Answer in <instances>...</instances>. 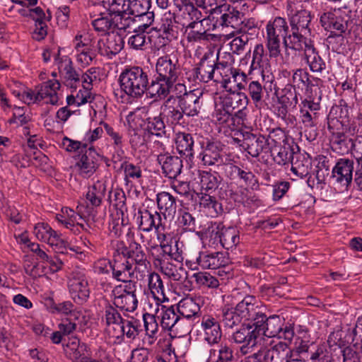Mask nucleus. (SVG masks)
Listing matches in <instances>:
<instances>
[{
	"instance_id": "nucleus-64",
	"label": "nucleus",
	"mask_w": 362,
	"mask_h": 362,
	"mask_svg": "<svg viewBox=\"0 0 362 362\" xmlns=\"http://www.w3.org/2000/svg\"><path fill=\"white\" fill-rule=\"evenodd\" d=\"M62 147L70 153L78 151L81 153L87 148V144L64 136L62 139Z\"/></svg>"
},
{
	"instance_id": "nucleus-63",
	"label": "nucleus",
	"mask_w": 362,
	"mask_h": 362,
	"mask_svg": "<svg viewBox=\"0 0 362 362\" xmlns=\"http://www.w3.org/2000/svg\"><path fill=\"white\" fill-rule=\"evenodd\" d=\"M264 54V47L262 44L255 45L252 53V60L250 66L251 70L260 69L263 66Z\"/></svg>"
},
{
	"instance_id": "nucleus-27",
	"label": "nucleus",
	"mask_w": 362,
	"mask_h": 362,
	"mask_svg": "<svg viewBox=\"0 0 362 362\" xmlns=\"http://www.w3.org/2000/svg\"><path fill=\"white\" fill-rule=\"evenodd\" d=\"M298 351L293 352L286 344L279 343L268 349L269 362H291L295 356H299Z\"/></svg>"
},
{
	"instance_id": "nucleus-38",
	"label": "nucleus",
	"mask_w": 362,
	"mask_h": 362,
	"mask_svg": "<svg viewBox=\"0 0 362 362\" xmlns=\"http://www.w3.org/2000/svg\"><path fill=\"white\" fill-rule=\"evenodd\" d=\"M112 277L118 281L132 279L134 275L132 264L129 261L119 262L115 260L112 268Z\"/></svg>"
},
{
	"instance_id": "nucleus-9",
	"label": "nucleus",
	"mask_w": 362,
	"mask_h": 362,
	"mask_svg": "<svg viewBox=\"0 0 362 362\" xmlns=\"http://www.w3.org/2000/svg\"><path fill=\"white\" fill-rule=\"evenodd\" d=\"M355 162L349 158H339L332 169V179L334 182L346 189L351 186Z\"/></svg>"
},
{
	"instance_id": "nucleus-10",
	"label": "nucleus",
	"mask_w": 362,
	"mask_h": 362,
	"mask_svg": "<svg viewBox=\"0 0 362 362\" xmlns=\"http://www.w3.org/2000/svg\"><path fill=\"white\" fill-rule=\"evenodd\" d=\"M98 157L99 155L93 147L83 151L75 164L78 175L83 178L93 175L98 168Z\"/></svg>"
},
{
	"instance_id": "nucleus-11",
	"label": "nucleus",
	"mask_w": 362,
	"mask_h": 362,
	"mask_svg": "<svg viewBox=\"0 0 362 362\" xmlns=\"http://www.w3.org/2000/svg\"><path fill=\"white\" fill-rule=\"evenodd\" d=\"M60 49L54 55L55 63L58 66L59 73L66 86L76 88L81 82L80 74L73 67L72 62L67 57H60Z\"/></svg>"
},
{
	"instance_id": "nucleus-62",
	"label": "nucleus",
	"mask_w": 362,
	"mask_h": 362,
	"mask_svg": "<svg viewBox=\"0 0 362 362\" xmlns=\"http://www.w3.org/2000/svg\"><path fill=\"white\" fill-rule=\"evenodd\" d=\"M70 351V358L73 362H83L88 356L86 353L90 351V348L86 343H77V346Z\"/></svg>"
},
{
	"instance_id": "nucleus-21",
	"label": "nucleus",
	"mask_w": 362,
	"mask_h": 362,
	"mask_svg": "<svg viewBox=\"0 0 362 362\" xmlns=\"http://www.w3.org/2000/svg\"><path fill=\"white\" fill-rule=\"evenodd\" d=\"M202 100L194 91H189L178 100V106L182 110L184 115L188 117L197 115L201 109Z\"/></svg>"
},
{
	"instance_id": "nucleus-16",
	"label": "nucleus",
	"mask_w": 362,
	"mask_h": 362,
	"mask_svg": "<svg viewBox=\"0 0 362 362\" xmlns=\"http://www.w3.org/2000/svg\"><path fill=\"white\" fill-rule=\"evenodd\" d=\"M223 145L217 141H207L201 153L202 160L205 165H220L223 161L221 154Z\"/></svg>"
},
{
	"instance_id": "nucleus-35",
	"label": "nucleus",
	"mask_w": 362,
	"mask_h": 362,
	"mask_svg": "<svg viewBox=\"0 0 362 362\" xmlns=\"http://www.w3.org/2000/svg\"><path fill=\"white\" fill-rule=\"evenodd\" d=\"M106 185L104 182L97 181L88 187L86 192V199L93 206H99L105 196Z\"/></svg>"
},
{
	"instance_id": "nucleus-42",
	"label": "nucleus",
	"mask_w": 362,
	"mask_h": 362,
	"mask_svg": "<svg viewBox=\"0 0 362 362\" xmlns=\"http://www.w3.org/2000/svg\"><path fill=\"white\" fill-rule=\"evenodd\" d=\"M115 305L108 304L105 307V319L108 332H111V326L119 327L125 319L122 318Z\"/></svg>"
},
{
	"instance_id": "nucleus-18",
	"label": "nucleus",
	"mask_w": 362,
	"mask_h": 362,
	"mask_svg": "<svg viewBox=\"0 0 362 362\" xmlns=\"http://www.w3.org/2000/svg\"><path fill=\"white\" fill-rule=\"evenodd\" d=\"M173 4L181 16L187 18L189 23L187 27H193L194 21L202 17V11L196 6L192 0H173Z\"/></svg>"
},
{
	"instance_id": "nucleus-52",
	"label": "nucleus",
	"mask_w": 362,
	"mask_h": 362,
	"mask_svg": "<svg viewBox=\"0 0 362 362\" xmlns=\"http://www.w3.org/2000/svg\"><path fill=\"white\" fill-rule=\"evenodd\" d=\"M248 95L256 107H259L262 102L264 91L262 84L257 81H251L247 86Z\"/></svg>"
},
{
	"instance_id": "nucleus-49",
	"label": "nucleus",
	"mask_w": 362,
	"mask_h": 362,
	"mask_svg": "<svg viewBox=\"0 0 362 362\" xmlns=\"http://www.w3.org/2000/svg\"><path fill=\"white\" fill-rule=\"evenodd\" d=\"M145 124L146 130L151 134L161 136L165 132V126L160 115L148 117Z\"/></svg>"
},
{
	"instance_id": "nucleus-20",
	"label": "nucleus",
	"mask_w": 362,
	"mask_h": 362,
	"mask_svg": "<svg viewBox=\"0 0 362 362\" xmlns=\"http://www.w3.org/2000/svg\"><path fill=\"white\" fill-rule=\"evenodd\" d=\"M225 54V58L227 59L226 61L217 62L218 60V54L215 59L216 78H214V81H220L223 87L226 89L228 85L230 83V73H232L233 70V68L231 66V62L233 61V59L230 53L226 52Z\"/></svg>"
},
{
	"instance_id": "nucleus-59",
	"label": "nucleus",
	"mask_w": 362,
	"mask_h": 362,
	"mask_svg": "<svg viewBox=\"0 0 362 362\" xmlns=\"http://www.w3.org/2000/svg\"><path fill=\"white\" fill-rule=\"evenodd\" d=\"M129 259H133L136 264L144 265L146 262V255L140 244L132 242L130 243Z\"/></svg>"
},
{
	"instance_id": "nucleus-32",
	"label": "nucleus",
	"mask_w": 362,
	"mask_h": 362,
	"mask_svg": "<svg viewBox=\"0 0 362 362\" xmlns=\"http://www.w3.org/2000/svg\"><path fill=\"white\" fill-rule=\"evenodd\" d=\"M176 146L179 153L190 160L194 158V141L191 134L181 132L177 134Z\"/></svg>"
},
{
	"instance_id": "nucleus-43",
	"label": "nucleus",
	"mask_w": 362,
	"mask_h": 362,
	"mask_svg": "<svg viewBox=\"0 0 362 362\" xmlns=\"http://www.w3.org/2000/svg\"><path fill=\"white\" fill-rule=\"evenodd\" d=\"M130 0H111L108 2L107 11L110 17H119L129 14Z\"/></svg>"
},
{
	"instance_id": "nucleus-56",
	"label": "nucleus",
	"mask_w": 362,
	"mask_h": 362,
	"mask_svg": "<svg viewBox=\"0 0 362 362\" xmlns=\"http://www.w3.org/2000/svg\"><path fill=\"white\" fill-rule=\"evenodd\" d=\"M148 287L154 296L165 295L163 283L158 273L152 272L148 275Z\"/></svg>"
},
{
	"instance_id": "nucleus-22",
	"label": "nucleus",
	"mask_w": 362,
	"mask_h": 362,
	"mask_svg": "<svg viewBox=\"0 0 362 362\" xmlns=\"http://www.w3.org/2000/svg\"><path fill=\"white\" fill-rule=\"evenodd\" d=\"M99 42L101 47V55L109 58L119 53L124 45L122 37L114 33L108 34L105 42L103 40H99Z\"/></svg>"
},
{
	"instance_id": "nucleus-5",
	"label": "nucleus",
	"mask_w": 362,
	"mask_h": 362,
	"mask_svg": "<svg viewBox=\"0 0 362 362\" xmlns=\"http://www.w3.org/2000/svg\"><path fill=\"white\" fill-rule=\"evenodd\" d=\"M328 130L331 134L332 148L340 154H346L355 148V138L349 136L343 130L342 124L337 119L328 122Z\"/></svg>"
},
{
	"instance_id": "nucleus-7",
	"label": "nucleus",
	"mask_w": 362,
	"mask_h": 362,
	"mask_svg": "<svg viewBox=\"0 0 362 362\" xmlns=\"http://www.w3.org/2000/svg\"><path fill=\"white\" fill-rule=\"evenodd\" d=\"M241 146L249 155L257 158L262 153L272 151V144L268 142V138L261 134H254L251 132H243Z\"/></svg>"
},
{
	"instance_id": "nucleus-50",
	"label": "nucleus",
	"mask_w": 362,
	"mask_h": 362,
	"mask_svg": "<svg viewBox=\"0 0 362 362\" xmlns=\"http://www.w3.org/2000/svg\"><path fill=\"white\" fill-rule=\"evenodd\" d=\"M131 14H124L119 17H113L114 28L126 30L129 28L136 31L139 25H136V20L134 17H131Z\"/></svg>"
},
{
	"instance_id": "nucleus-8",
	"label": "nucleus",
	"mask_w": 362,
	"mask_h": 362,
	"mask_svg": "<svg viewBox=\"0 0 362 362\" xmlns=\"http://www.w3.org/2000/svg\"><path fill=\"white\" fill-rule=\"evenodd\" d=\"M322 26L331 33H334L337 36H341L351 23V17L342 12L340 9L332 12L324 13L320 16Z\"/></svg>"
},
{
	"instance_id": "nucleus-39",
	"label": "nucleus",
	"mask_w": 362,
	"mask_h": 362,
	"mask_svg": "<svg viewBox=\"0 0 362 362\" xmlns=\"http://www.w3.org/2000/svg\"><path fill=\"white\" fill-rule=\"evenodd\" d=\"M269 153H272L274 161L279 165H284L289 162H293L294 152L289 145L276 146L274 149L272 148Z\"/></svg>"
},
{
	"instance_id": "nucleus-25",
	"label": "nucleus",
	"mask_w": 362,
	"mask_h": 362,
	"mask_svg": "<svg viewBox=\"0 0 362 362\" xmlns=\"http://www.w3.org/2000/svg\"><path fill=\"white\" fill-rule=\"evenodd\" d=\"M137 218L139 228L144 232H149L153 228L158 231L161 224V217L158 212L152 213L147 209L139 211Z\"/></svg>"
},
{
	"instance_id": "nucleus-45",
	"label": "nucleus",
	"mask_w": 362,
	"mask_h": 362,
	"mask_svg": "<svg viewBox=\"0 0 362 362\" xmlns=\"http://www.w3.org/2000/svg\"><path fill=\"white\" fill-rule=\"evenodd\" d=\"M202 196L199 197V204L201 206L208 209L211 215H218L223 212L221 204L218 202L216 197L211 196L207 192L201 193Z\"/></svg>"
},
{
	"instance_id": "nucleus-33",
	"label": "nucleus",
	"mask_w": 362,
	"mask_h": 362,
	"mask_svg": "<svg viewBox=\"0 0 362 362\" xmlns=\"http://www.w3.org/2000/svg\"><path fill=\"white\" fill-rule=\"evenodd\" d=\"M156 202L158 208L164 216H173L175 214L177 209L176 199L169 192H159L156 195Z\"/></svg>"
},
{
	"instance_id": "nucleus-47",
	"label": "nucleus",
	"mask_w": 362,
	"mask_h": 362,
	"mask_svg": "<svg viewBox=\"0 0 362 362\" xmlns=\"http://www.w3.org/2000/svg\"><path fill=\"white\" fill-rule=\"evenodd\" d=\"M233 359L232 349L224 345H221L218 350L210 351L209 360L211 362H230Z\"/></svg>"
},
{
	"instance_id": "nucleus-6",
	"label": "nucleus",
	"mask_w": 362,
	"mask_h": 362,
	"mask_svg": "<svg viewBox=\"0 0 362 362\" xmlns=\"http://www.w3.org/2000/svg\"><path fill=\"white\" fill-rule=\"evenodd\" d=\"M243 15L235 7L228 4L216 6L211 11V17L216 18L214 28L231 27L237 28L243 22Z\"/></svg>"
},
{
	"instance_id": "nucleus-34",
	"label": "nucleus",
	"mask_w": 362,
	"mask_h": 362,
	"mask_svg": "<svg viewBox=\"0 0 362 362\" xmlns=\"http://www.w3.org/2000/svg\"><path fill=\"white\" fill-rule=\"evenodd\" d=\"M155 261L158 262L161 272L173 281H180L185 278L183 274H186V272L182 267H177L165 259L156 258Z\"/></svg>"
},
{
	"instance_id": "nucleus-58",
	"label": "nucleus",
	"mask_w": 362,
	"mask_h": 362,
	"mask_svg": "<svg viewBox=\"0 0 362 362\" xmlns=\"http://www.w3.org/2000/svg\"><path fill=\"white\" fill-rule=\"evenodd\" d=\"M283 94L279 97L281 105L288 107H295L298 103V97L296 89L290 86L282 90Z\"/></svg>"
},
{
	"instance_id": "nucleus-51",
	"label": "nucleus",
	"mask_w": 362,
	"mask_h": 362,
	"mask_svg": "<svg viewBox=\"0 0 362 362\" xmlns=\"http://www.w3.org/2000/svg\"><path fill=\"white\" fill-rule=\"evenodd\" d=\"M216 39V35L209 33L205 28H203V30L191 29L187 35V40L189 42H209Z\"/></svg>"
},
{
	"instance_id": "nucleus-36",
	"label": "nucleus",
	"mask_w": 362,
	"mask_h": 362,
	"mask_svg": "<svg viewBox=\"0 0 362 362\" xmlns=\"http://www.w3.org/2000/svg\"><path fill=\"white\" fill-rule=\"evenodd\" d=\"M98 54L101 55V47L99 40H89V44L85 49H81V54H78L77 60L84 66L89 65Z\"/></svg>"
},
{
	"instance_id": "nucleus-19",
	"label": "nucleus",
	"mask_w": 362,
	"mask_h": 362,
	"mask_svg": "<svg viewBox=\"0 0 362 362\" xmlns=\"http://www.w3.org/2000/svg\"><path fill=\"white\" fill-rule=\"evenodd\" d=\"M197 263L202 269H216L225 267L228 264V259L223 252H200L197 258Z\"/></svg>"
},
{
	"instance_id": "nucleus-28",
	"label": "nucleus",
	"mask_w": 362,
	"mask_h": 362,
	"mask_svg": "<svg viewBox=\"0 0 362 362\" xmlns=\"http://www.w3.org/2000/svg\"><path fill=\"white\" fill-rule=\"evenodd\" d=\"M300 122L303 124L305 135L308 140L313 141L317 136V124L318 116L317 112H310L308 110H300Z\"/></svg>"
},
{
	"instance_id": "nucleus-31",
	"label": "nucleus",
	"mask_w": 362,
	"mask_h": 362,
	"mask_svg": "<svg viewBox=\"0 0 362 362\" xmlns=\"http://www.w3.org/2000/svg\"><path fill=\"white\" fill-rule=\"evenodd\" d=\"M220 243L226 250L235 247L240 242L239 231L235 227H222L216 233Z\"/></svg>"
},
{
	"instance_id": "nucleus-4",
	"label": "nucleus",
	"mask_w": 362,
	"mask_h": 362,
	"mask_svg": "<svg viewBox=\"0 0 362 362\" xmlns=\"http://www.w3.org/2000/svg\"><path fill=\"white\" fill-rule=\"evenodd\" d=\"M288 21L293 39L300 47V50L302 49L303 44L312 40L308 37L311 35L310 13L305 9L296 11L294 13L288 15Z\"/></svg>"
},
{
	"instance_id": "nucleus-60",
	"label": "nucleus",
	"mask_w": 362,
	"mask_h": 362,
	"mask_svg": "<svg viewBox=\"0 0 362 362\" xmlns=\"http://www.w3.org/2000/svg\"><path fill=\"white\" fill-rule=\"evenodd\" d=\"M108 201L117 210L122 209L125 206L126 195L122 189H115L109 192Z\"/></svg>"
},
{
	"instance_id": "nucleus-24",
	"label": "nucleus",
	"mask_w": 362,
	"mask_h": 362,
	"mask_svg": "<svg viewBox=\"0 0 362 362\" xmlns=\"http://www.w3.org/2000/svg\"><path fill=\"white\" fill-rule=\"evenodd\" d=\"M162 115L166 119L168 123L170 124H179L183 118L184 112L178 106L177 98L174 96H170L164 103L163 106Z\"/></svg>"
},
{
	"instance_id": "nucleus-29",
	"label": "nucleus",
	"mask_w": 362,
	"mask_h": 362,
	"mask_svg": "<svg viewBox=\"0 0 362 362\" xmlns=\"http://www.w3.org/2000/svg\"><path fill=\"white\" fill-rule=\"evenodd\" d=\"M223 103L231 110H237L238 115H243L249 103L247 95L243 92L230 91L223 98Z\"/></svg>"
},
{
	"instance_id": "nucleus-40",
	"label": "nucleus",
	"mask_w": 362,
	"mask_h": 362,
	"mask_svg": "<svg viewBox=\"0 0 362 362\" xmlns=\"http://www.w3.org/2000/svg\"><path fill=\"white\" fill-rule=\"evenodd\" d=\"M231 172L236 175L238 178H239L245 186L253 190H257L259 188L258 180L252 171L247 169H242L237 165H233L231 167Z\"/></svg>"
},
{
	"instance_id": "nucleus-23",
	"label": "nucleus",
	"mask_w": 362,
	"mask_h": 362,
	"mask_svg": "<svg viewBox=\"0 0 362 362\" xmlns=\"http://www.w3.org/2000/svg\"><path fill=\"white\" fill-rule=\"evenodd\" d=\"M235 308L243 319L250 320L257 316L262 308L255 296H247L236 305Z\"/></svg>"
},
{
	"instance_id": "nucleus-54",
	"label": "nucleus",
	"mask_w": 362,
	"mask_h": 362,
	"mask_svg": "<svg viewBox=\"0 0 362 362\" xmlns=\"http://www.w3.org/2000/svg\"><path fill=\"white\" fill-rule=\"evenodd\" d=\"M280 329L279 317L276 315L269 316L265 323V327L262 334L268 337H273L278 334Z\"/></svg>"
},
{
	"instance_id": "nucleus-37",
	"label": "nucleus",
	"mask_w": 362,
	"mask_h": 362,
	"mask_svg": "<svg viewBox=\"0 0 362 362\" xmlns=\"http://www.w3.org/2000/svg\"><path fill=\"white\" fill-rule=\"evenodd\" d=\"M141 324L139 321L134 317L131 319H125L123 323L118 327L116 333L117 335H124L128 339H134L139 334Z\"/></svg>"
},
{
	"instance_id": "nucleus-1",
	"label": "nucleus",
	"mask_w": 362,
	"mask_h": 362,
	"mask_svg": "<svg viewBox=\"0 0 362 362\" xmlns=\"http://www.w3.org/2000/svg\"><path fill=\"white\" fill-rule=\"evenodd\" d=\"M157 77L148 83L146 95L154 100H162L168 96L176 83L181 69L177 60H173L169 56L158 58L156 65Z\"/></svg>"
},
{
	"instance_id": "nucleus-46",
	"label": "nucleus",
	"mask_w": 362,
	"mask_h": 362,
	"mask_svg": "<svg viewBox=\"0 0 362 362\" xmlns=\"http://www.w3.org/2000/svg\"><path fill=\"white\" fill-rule=\"evenodd\" d=\"M113 305L121 310L134 311L138 305L136 295L113 298Z\"/></svg>"
},
{
	"instance_id": "nucleus-12",
	"label": "nucleus",
	"mask_w": 362,
	"mask_h": 362,
	"mask_svg": "<svg viewBox=\"0 0 362 362\" xmlns=\"http://www.w3.org/2000/svg\"><path fill=\"white\" fill-rule=\"evenodd\" d=\"M295 51H304V59L312 72L322 74L327 69L326 63L315 48L313 40L303 44L301 49Z\"/></svg>"
},
{
	"instance_id": "nucleus-57",
	"label": "nucleus",
	"mask_w": 362,
	"mask_h": 362,
	"mask_svg": "<svg viewBox=\"0 0 362 362\" xmlns=\"http://www.w3.org/2000/svg\"><path fill=\"white\" fill-rule=\"evenodd\" d=\"M143 320L144 322V327L146 334L148 337L153 339L158 330V325L156 322L155 317L148 313H145L143 315ZM153 342V340L149 341L150 344H152Z\"/></svg>"
},
{
	"instance_id": "nucleus-15",
	"label": "nucleus",
	"mask_w": 362,
	"mask_h": 362,
	"mask_svg": "<svg viewBox=\"0 0 362 362\" xmlns=\"http://www.w3.org/2000/svg\"><path fill=\"white\" fill-rule=\"evenodd\" d=\"M157 160L161 165L163 173L170 179L176 178L182 172L183 167L182 160L176 156L170 153H160Z\"/></svg>"
},
{
	"instance_id": "nucleus-30",
	"label": "nucleus",
	"mask_w": 362,
	"mask_h": 362,
	"mask_svg": "<svg viewBox=\"0 0 362 362\" xmlns=\"http://www.w3.org/2000/svg\"><path fill=\"white\" fill-rule=\"evenodd\" d=\"M176 310L182 316L194 320L199 316V302H197V300L192 298H185L178 303Z\"/></svg>"
},
{
	"instance_id": "nucleus-2",
	"label": "nucleus",
	"mask_w": 362,
	"mask_h": 362,
	"mask_svg": "<svg viewBox=\"0 0 362 362\" xmlns=\"http://www.w3.org/2000/svg\"><path fill=\"white\" fill-rule=\"evenodd\" d=\"M286 20L282 17H275L266 25L265 42L270 59H277L281 56V44L286 51L288 49L299 50Z\"/></svg>"
},
{
	"instance_id": "nucleus-13",
	"label": "nucleus",
	"mask_w": 362,
	"mask_h": 362,
	"mask_svg": "<svg viewBox=\"0 0 362 362\" xmlns=\"http://www.w3.org/2000/svg\"><path fill=\"white\" fill-rule=\"evenodd\" d=\"M68 287L72 299L78 304H83L89 297L88 281L83 274H74L69 280Z\"/></svg>"
},
{
	"instance_id": "nucleus-17",
	"label": "nucleus",
	"mask_w": 362,
	"mask_h": 362,
	"mask_svg": "<svg viewBox=\"0 0 362 362\" xmlns=\"http://www.w3.org/2000/svg\"><path fill=\"white\" fill-rule=\"evenodd\" d=\"M151 7L150 0H133L130 1L129 14L139 20L144 21V18H147V22L139 25V28L146 29L153 21V13L148 10Z\"/></svg>"
},
{
	"instance_id": "nucleus-61",
	"label": "nucleus",
	"mask_w": 362,
	"mask_h": 362,
	"mask_svg": "<svg viewBox=\"0 0 362 362\" xmlns=\"http://www.w3.org/2000/svg\"><path fill=\"white\" fill-rule=\"evenodd\" d=\"M139 30L134 31V34L128 39V45L134 49H141L146 43V35L144 28H139Z\"/></svg>"
},
{
	"instance_id": "nucleus-41",
	"label": "nucleus",
	"mask_w": 362,
	"mask_h": 362,
	"mask_svg": "<svg viewBox=\"0 0 362 362\" xmlns=\"http://www.w3.org/2000/svg\"><path fill=\"white\" fill-rule=\"evenodd\" d=\"M199 175L202 190L211 194L218 189L220 177L206 171H199Z\"/></svg>"
},
{
	"instance_id": "nucleus-53",
	"label": "nucleus",
	"mask_w": 362,
	"mask_h": 362,
	"mask_svg": "<svg viewBox=\"0 0 362 362\" xmlns=\"http://www.w3.org/2000/svg\"><path fill=\"white\" fill-rule=\"evenodd\" d=\"M179 313L176 310V308L170 306L163 310V315L161 317V326L163 329L168 330H172L174 325H175L177 320V316Z\"/></svg>"
},
{
	"instance_id": "nucleus-55",
	"label": "nucleus",
	"mask_w": 362,
	"mask_h": 362,
	"mask_svg": "<svg viewBox=\"0 0 362 362\" xmlns=\"http://www.w3.org/2000/svg\"><path fill=\"white\" fill-rule=\"evenodd\" d=\"M196 282L203 286L216 288L219 286L218 280L207 272H199L194 274Z\"/></svg>"
},
{
	"instance_id": "nucleus-3",
	"label": "nucleus",
	"mask_w": 362,
	"mask_h": 362,
	"mask_svg": "<svg viewBox=\"0 0 362 362\" xmlns=\"http://www.w3.org/2000/svg\"><path fill=\"white\" fill-rule=\"evenodd\" d=\"M121 89L133 98H140L147 91L148 76L140 66L125 69L119 78Z\"/></svg>"
},
{
	"instance_id": "nucleus-26",
	"label": "nucleus",
	"mask_w": 362,
	"mask_h": 362,
	"mask_svg": "<svg viewBox=\"0 0 362 362\" xmlns=\"http://www.w3.org/2000/svg\"><path fill=\"white\" fill-rule=\"evenodd\" d=\"M60 83L57 80H49L44 82L40 87H37V97L40 100H46V103L56 105L59 98L57 91L60 88Z\"/></svg>"
},
{
	"instance_id": "nucleus-48",
	"label": "nucleus",
	"mask_w": 362,
	"mask_h": 362,
	"mask_svg": "<svg viewBox=\"0 0 362 362\" xmlns=\"http://www.w3.org/2000/svg\"><path fill=\"white\" fill-rule=\"evenodd\" d=\"M243 317L238 313L236 308L224 307L222 310L221 322L225 327L233 328L234 326L241 323Z\"/></svg>"
},
{
	"instance_id": "nucleus-44",
	"label": "nucleus",
	"mask_w": 362,
	"mask_h": 362,
	"mask_svg": "<svg viewBox=\"0 0 362 362\" xmlns=\"http://www.w3.org/2000/svg\"><path fill=\"white\" fill-rule=\"evenodd\" d=\"M212 119L218 124H229L233 121V114L230 112V110L225 106L222 102L221 104L216 105L212 114Z\"/></svg>"
},
{
	"instance_id": "nucleus-14",
	"label": "nucleus",
	"mask_w": 362,
	"mask_h": 362,
	"mask_svg": "<svg viewBox=\"0 0 362 362\" xmlns=\"http://www.w3.org/2000/svg\"><path fill=\"white\" fill-rule=\"evenodd\" d=\"M216 59L212 54H205L198 66L192 69L193 76L200 82L207 83L214 80Z\"/></svg>"
}]
</instances>
